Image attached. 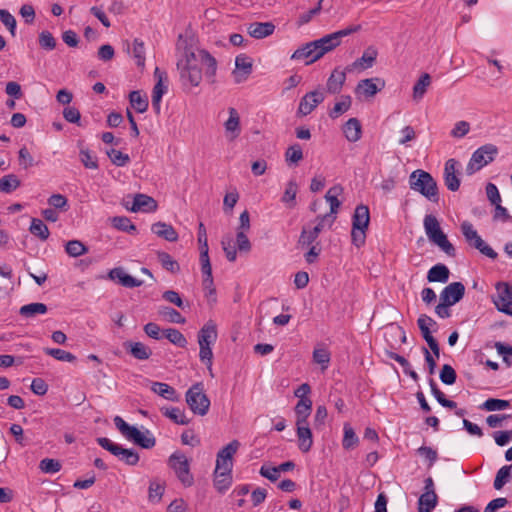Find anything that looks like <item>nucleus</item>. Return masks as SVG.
Masks as SVG:
<instances>
[{
  "instance_id": "1",
  "label": "nucleus",
  "mask_w": 512,
  "mask_h": 512,
  "mask_svg": "<svg viewBox=\"0 0 512 512\" xmlns=\"http://www.w3.org/2000/svg\"><path fill=\"white\" fill-rule=\"evenodd\" d=\"M180 79L184 86L197 87L202 81V70L205 76L213 82L217 71L216 59L203 49H186L184 58L177 63Z\"/></svg>"
},
{
  "instance_id": "2",
  "label": "nucleus",
  "mask_w": 512,
  "mask_h": 512,
  "mask_svg": "<svg viewBox=\"0 0 512 512\" xmlns=\"http://www.w3.org/2000/svg\"><path fill=\"white\" fill-rule=\"evenodd\" d=\"M361 30V25H351L345 29L330 33L320 39L306 43L302 47L294 51L291 56L293 60H306L305 64L309 65L326 53L334 50L341 44V39Z\"/></svg>"
},
{
  "instance_id": "3",
  "label": "nucleus",
  "mask_w": 512,
  "mask_h": 512,
  "mask_svg": "<svg viewBox=\"0 0 512 512\" xmlns=\"http://www.w3.org/2000/svg\"><path fill=\"white\" fill-rule=\"evenodd\" d=\"M409 185L431 202L439 201L438 186L430 173L420 169L413 171L409 176Z\"/></svg>"
},
{
  "instance_id": "4",
  "label": "nucleus",
  "mask_w": 512,
  "mask_h": 512,
  "mask_svg": "<svg viewBox=\"0 0 512 512\" xmlns=\"http://www.w3.org/2000/svg\"><path fill=\"white\" fill-rule=\"evenodd\" d=\"M424 228L428 239L437 245L448 256L455 255V248L449 242L447 235L442 231L438 220L433 215H426L424 218Z\"/></svg>"
},
{
  "instance_id": "5",
  "label": "nucleus",
  "mask_w": 512,
  "mask_h": 512,
  "mask_svg": "<svg viewBox=\"0 0 512 512\" xmlns=\"http://www.w3.org/2000/svg\"><path fill=\"white\" fill-rule=\"evenodd\" d=\"M498 154V148L493 144H485L479 147L471 156L467 166L466 173L473 175L489 163H491Z\"/></svg>"
},
{
  "instance_id": "6",
  "label": "nucleus",
  "mask_w": 512,
  "mask_h": 512,
  "mask_svg": "<svg viewBox=\"0 0 512 512\" xmlns=\"http://www.w3.org/2000/svg\"><path fill=\"white\" fill-rule=\"evenodd\" d=\"M186 402L194 414L204 416L208 413L210 400L204 393L201 382L194 384L186 392Z\"/></svg>"
},
{
  "instance_id": "7",
  "label": "nucleus",
  "mask_w": 512,
  "mask_h": 512,
  "mask_svg": "<svg viewBox=\"0 0 512 512\" xmlns=\"http://www.w3.org/2000/svg\"><path fill=\"white\" fill-rule=\"evenodd\" d=\"M96 441L103 449L109 451L127 465L135 466L139 462V455L133 449L123 448L106 437H98Z\"/></svg>"
},
{
  "instance_id": "8",
  "label": "nucleus",
  "mask_w": 512,
  "mask_h": 512,
  "mask_svg": "<svg viewBox=\"0 0 512 512\" xmlns=\"http://www.w3.org/2000/svg\"><path fill=\"white\" fill-rule=\"evenodd\" d=\"M168 463L184 486L189 487L193 484L194 478L190 473L189 461L183 453L174 452Z\"/></svg>"
},
{
  "instance_id": "9",
  "label": "nucleus",
  "mask_w": 512,
  "mask_h": 512,
  "mask_svg": "<svg viewBox=\"0 0 512 512\" xmlns=\"http://www.w3.org/2000/svg\"><path fill=\"white\" fill-rule=\"evenodd\" d=\"M336 219V216H331V214H325L317 217V224L312 229L303 228L299 237V245L301 246H309L311 245L325 228L328 226L329 228L332 226Z\"/></svg>"
},
{
  "instance_id": "10",
  "label": "nucleus",
  "mask_w": 512,
  "mask_h": 512,
  "mask_svg": "<svg viewBox=\"0 0 512 512\" xmlns=\"http://www.w3.org/2000/svg\"><path fill=\"white\" fill-rule=\"evenodd\" d=\"M239 447L240 442L238 440H232L229 444L223 447L217 453L216 467L214 472L232 473L233 456L236 454Z\"/></svg>"
},
{
  "instance_id": "11",
  "label": "nucleus",
  "mask_w": 512,
  "mask_h": 512,
  "mask_svg": "<svg viewBox=\"0 0 512 512\" xmlns=\"http://www.w3.org/2000/svg\"><path fill=\"white\" fill-rule=\"evenodd\" d=\"M324 99L323 91L314 90L306 93L300 100L297 113L301 116L309 115Z\"/></svg>"
},
{
  "instance_id": "12",
  "label": "nucleus",
  "mask_w": 512,
  "mask_h": 512,
  "mask_svg": "<svg viewBox=\"0 0 512 512\" xmlns=\"http://www.w3.org/2000/svg\"><path fill=\"white\" fill-rule=\"evenodd\" d=\"M385 87V81L381 78H368L360 80L356 86V94L364 95L365 97H373Z\"/></svg>"
},
{
  "instance_id": "13",
  "label": "nucleus",
  "mask_w": 512,
  "mask_h": 512,
  "mask_svg": "<svg viewBox=\"0 0 512 512\" xmlns=\"http://www.w3.org/2000/svg\"><path fill=\"white\" fill-rule=\"evenodd\" d=\"M465 294V286L461 282H452L440 293V301L451 306L459 302Z\"/></svg>"
},
{
  "instance_id": "14",
  "label": "nucleus",
  "mask_w": 512,
  "mask_h": 512,
  "mask_svg": "<svg viewBox=\"0 0 512 512\" xmlns=\"http://www.w3.org/2000/svg\"><path fill=\"white\" fill-rule=\"evenodd\" d=\"M252 72V60L249 56L245 54H240L235 59V70L233 71V75L235 77V81L240 83L248 77Z\"/></svg>"
},
{
  "instance_id": "15",
  "label": "nucleus",
  "mask_w": 512,
  "mask_h": 512,
  "mask_svg": "<svg viewBox=\"0 0 512 512\" xmlns=\"http://www.w3.org/2000/svg\"><path fill=\"white\" fill-rule=\"evenodd\" d=\"M378 52L374 47L367 48L363 55L355 60L351 65L346 67L348 72L353 70H364L372 67L377 58Z\"/></svg>"
},
{
  "instance_id": "16",
  "label": "nucleus",
  "mask_w": 512,
  "mask_h": 512,
  "mask_svg": "<svg viewBox=\"0 0 512 512\" xmlns=\"http://www.w3.org/2000/svg\"><path fill=\"white\" fill-rule=\"evenodd\" d=\"M132 212H154L157 209V202L151 196L146 194H135L132 206L129 208Z\"/></svg>"
},
{
  "instance_id": "17",
  "label": "nucleus",
  "mask_w": 512,
  "mask_h": 512,
  "mask_svg": "<svg viewBox=\"0 0 512 512\" xmlns=\"http://www.w3.org/2000/svg\"><path fill=\"white\" fill-rule=\"evenodd\" d=\"M229 118L224 123L226 136L229 140H235L241 133L240 116L233 107L228 109Z\"/></svg>"
},
{
  "instance_id": "18",
  "label": "nucleus",
  "mask_w": 512,
  "mask_h": 512,
  "mask_svg": "<svg viewBox=\"0 0 512 512\" xmlns=\"http://www.w3.org/2000/svg\"><path fill=\"white\" fill-rule=\"evenodd\" d=\"M458 162L455 159H449L445 163L444 181L450 191H457L460 187V179L456 175V167Z\"/></svg>"
},
{
  "instance_id": "19",
  "label": "nucleus",
  "mask_w": 512,
  "mask_h": 512,
  "mask_svg": "<svg viewBox=\"0 0 512 512\" xmlns=\"http://www.w3.org/2000/svg\"><path fill=\"white\" fill-rule=\"evenodd\" d=\"M108 276L111 280L118 281L122 286L127 288L140 287L143 284L142 280H138L125 273L124 269L121 267L112 269Z\"/></svg>"
},
{
  "instance_id": "20",
  "label": "nucleus",
  "mask_w": 512,
  "mask_h": 512,
  "mask_svg": "<svg viewBox=\"0 0 512 512\" xmlns=\"http://www.w3.org/2000/svg\"><path fill=\"white\" fill-rule=\"evenodd\" d=\"M275 25L272 22H253L248 25V34L255 39H263L272 35Z\"/></svg>"
},
{
  "instance_id": "21",
  "label": "nucleus",
  "mask_w": 512,
  "mask_h": 512,
  "mask_svg": "<svg viewBox=\"0 0 512 512\" xmlns=\"http://www.w3.org/2000/svg\"><path fill=\"white\" fill-rule=\"evenodd\" d=\"M217 328L214 322L208 321L204 326L200 329L198 333V344L199 346L211 347L213 343H215L217 339Z\"/></svg>"
},
{
  "instance_id": "22",
  "label": "nucleus",
  "mask_w": 512,
  "mask_h": 512,
  "mask_svg": "<svg viewBox=\"0 0 512 512\" xmlns=\"http://www.w3.org/2000/svg\"><path fill=\"white\" fill-rule=\"evenodd\" d=\"M128 440L133 441L135 444L145 449L153 448L156 444V439L153 437L149 430H146L143 433L139 431L137 428L132 430V433L129 435Z\"/></svg>"
},
{
  "instance_id": "23",
  "label": "nucleus",
  "mask_w": 512,
  "mask_h": 512,
  "mask_svg": "<svg viewBox=\"0 0 512 512\" xmlns=\"http://www.w3.org/2000/svg\"><path fill=\"white\" fill-rule=\"evenodd\" d=\"M369 223L370 212L368 206L364 204L356 206L352 218V227L356 229H368Z\"/></svg>"
},
{
  "instance_id": "24",
  "label": "nucleus",
  "mask_w": 512,
  "mask_h": 512,
  "mask_svg": "<svg viewBox=\"0 0 512 512\" xmlns=\"http://www.w3.org/2000/svg\"><path fill=\"white\" fill-rule=\"evenodd\" d=\"M346 72L345 70L335 69L329 76L326 84L327 91L331 94H337L341 91L345 80H346Z\"/></svg>"
},
{
  "instance_id": "25",
  "label": "nucleus",
  "mask_w": 512,
  "mask_h": 512,
  "mask_svg": "<svg viewBox=\"0 0 512 512\" xmlns=\"http://www.w3.org/2000/svg\"><path fill=\"white\" fill-rule=\"evenodd\" d=\"M151 230L158 237H161L169 242H175L178 240V234L176 230L169 224L164 222L154 223Z\"/></svg>"
},
{
  "instance_id": "26",
  "label": "nucleus",
  "mask_w": 512,
  "mask_h": 512,
  "mask_svg": "<svg viewBox=\"0 0 512 512\" xmlns=\"http://www.w3.org/2000/svg\"><path fill=\"white\" fill-rule=\"evenodd\" d=\"M343 133L349 142H356L361 138L362 127L357 118H350L343 126Z\"/></svg>"
},
{
  "instance_id": "27",
  "label": "nucleus",
  "mask_w": 512,
  "mask_h": 512,
  "mask_svg": "<svg viewBox=\"0 0 512 512\" xmlns=\"http://www.w3.org/2000/svg\"><path fill=\"white\" fill-rule=\"evenodd\" d=\"M343 190V187L337 184L332 186L325 195V199L330 205V212L328 214H331V216H335L341 206L338 196L343 193Z\"/></svg>"
},
{
  "instance_id": "28",
  "label": "nucleus",
  "mask_w": 512,
  "mask_h": 512,
  "mask_svg": "<svg viewBox=\"0 0 512 512\" xmlns=\"http://www.w3.org/2000/svg\"><path fill=\"white\" fill-rule=\"evenodd\" d=\"M450 271L444 264H436L430 268L427 273V280L429 282L446 283L449 279Z\"/></svg>"
},
{
  "instance_id": "29",
  "label": "nucleus",
  "mask_w": 512,
  "mask_h": 512,
  "mask_svg": "<svg viewBox=\"0 0 512 512\" xmlns=\"http://www.w3.org/2000/svg\"><path fill=\"white\" fill-rule=\"evenodd\" d=\"M497 297L494 299L495 306L500 304H512V285L507 282H500L496 285Z\"/></svg>"
},
{
  "instance_id": "30",
  "label": "nucleus",
  "mask_w": 512,
  "mask_h": 512,
  "mask_svg": "<svg viewBox=\"0 0 512 512\" xmlns=\"http://www.w3.org/2000/svg\"><path fill=\"white\" fill-rule=\"evenodd\" d=\"M131 355L137 360H147L152 355L151 349L142 342H127Z\"/></svg>"
},
{
  "instance_id": "31",
  "label": "nucleus",
  "mask_w": 512,
  "mask_h": 512,
  "mask_svg": "<svg viewBox=\"0 0 512 512\" xmlns=\"http://www.w3.org/2000/svg\"><path fill=\"white\" fill-rule=\"evenodd\" d=\"M213 484L219 493H225L232 485V473L214 472Z\"/></svg>"
},
{
  "instance_id": "32",
  "label": "nucleus",
  "mask_w": 512,
  "mask_h": 512,
  "mask_svg": "<svg viewBox=\"0 0 512 512\" xmlns=\"http://www.w3.org/2000/svg\"><path fill=\"white\" fill-rule=\"evenodd\" d=\"M47 311L48 307L46 304L35 302L23 305L19 310V314L25 318H34L36 315L45 314Z\"/></svg>"
},
{
  "instance_id": "33",
  "label": "nucleus",
  "mask_w": 512,
  "mask_h": 512,
  "mask_svg": "<svg viewBox=\"0 0 512 512\" xmlns=\"http://www.w3.org/2000/svg\"><path fill=\"white\" fill-rule=\"evenodd\" d=\"M431 85V76L428 74V73H424L421 75V77L419 78V80L415 83L414 87H413V99L418 102L420 101L428 87Z\"/></svg>"
},
{
  "instance_id": "34",
  "label": "nucleus",
  "mask_w": 512,
  "mask_h": 512,
  "mask_svg": "<svg viewBox=\"0 0 512 512\" xmlns=\"http://www.w3.org/2000/svg\"><path fill=\"white\" fill-rule=\"evenodd\" d=\"M151 390L154 393L158 394L159 396H161L167 400H170V401L178 400L175 389L166 383L153 382L151 385Z\"/></svg>"
},
{
  "instance_id": "35",
  "label": "nucleus",
  "mask_w": 512,
  "mask_h": 512,
  "mask_svg": "<svg viewBox=\"0 0 512 512\" xmlns=\"http://www.w3.org/2000/svg\"><path fill=\"white\" fill-rule=\"evenodd\" d=\"M296 432L299 441V449L302 452H308L313 444L311 429L309 427H300V429H296Z\"/></svg>"
},
{
  "instance_id": "36",
  "label": "nucleus",
  "mask_w": 512,
  "mask_h": 512,
  "mask_svg": "<svg viewBox=\"0 0 512 512\" xmlns=\"http://www.w3.org/2000/svg\"><path fill=\"white\" fill-rule=\"evenodd\" d=\"M438 502L436 493H423L418 500L417 512H432Z\"/></svg>"
},
{
  "instance_id": "37",
  "label": "nucleus",
  "mask_w": 512,
  "mask_h": 512,
  "mask_svg": "<svg viewBox=\"0 0 512 512\" xmlns=\"http://www.w3.org/2000/svg\"><path fill=\"white\" fill-rule=\"evenodd\" d=\"M167 92V86L162 82V78L157 81L152 90V107L155 110L156 114L160 113L161 110V100L163 95Z\"/></svg>"
},
{
  "instance_id": "38",
  "label": "nucleus",
  "mask_w": 512,
  "mask_h": 512,
  "mask_svg": "<svg viewBox=\"0 0 512 512\" xmlns=\"http://www.w3.org/2000/svg\"><path fill=\"white\" fill-rule=\"evenodd\" d=\"M29 231L31 234H33L36 237H39L43 241L47 240L50 235L47 225L41 219L38 218L32 219Z\"/></svg>"
},
{
  "instance_id": "39",
  "label": "nucleus",
  "mask_w": 512,
  "mask_h": 512,
  "mask_svg": "<svg viewBox=\"0 0 512 512\" xmlns=\"http://www.w3.org/2000/svg\"><path fill=\"white\" fill-rule=\"evenodd\" d=\"M161 412L163 413L164 416L168 417L176 424L186 425L189 422L184 411L181 410L180 408H177V407L162 408Z\"/></svg>"
},
{
  "instance_id": "40",
  "label": "nucleus",
  "mask_w": 512,
  "mask_h": 512,
  "mask_svg": "<svg viewBox=\"0 0 512 512\" xmlns=\"http://www.w3.org/2000/svg\"><path fill=\"white\" fill-rule=\"evenodd\" d=\"M163 337L180 348H185L187 345L185 336L175 328H168L163 330Z\"/></svg>"
},
{
  "instance_id": "41",
  "label": "nucleus",
  "mask_w": 512,
  "mask_h": 512,
  "mask_svg": "<svg viewBox=\"0 0 512 512\" xmlns=\"http://www.w3.org/2000/svg\"><path fill=\"white\" fill-rule=\"evenodd\" d=\"M132 107L139 113H144L148 108V99L140 91H132L129 95Z\"/></svg>"
},
{
  "instance_id": "42",
  "label": "nucleus",
  "mask_w": 512,
  "mask_h": 512,
  "mask_svg": "<svg viewBox=\"0 0 512 512\" xmlns=\"http://www.w3.org/2000/svg\"><path fill=\"white\" fill-rule=\"evenodd\" d=\"M21 182L15 174H8L0 179V192L11 193L20 187Z\"/></svg>"
},
{
  "instance_id": "43",
  "label": "nucleus",
  "mask_w": 512,
  "mask_h": 512,
  "mask_svg": "<svg viewBox=\"0 0 512 512\" xmlns=\"http://www.w3.org/2000/svg\"><path fill=\"white\" fill-rule=\"evenodd\" d=\"M112 226L120 231H124L130 234L136 233V226L131 222L128 217L116 216L111 219Z\"/></svg>"
},
{
  "instance_id": "44",
  "label": "nucleus",
  "mask_w": 512,
  "mask_h": 512,
  "mask_svg": "<svg viewBox=\"0 0 512 512\" xmlns=\"http://www.w3.org/2000/svg\"><path fill=\"white\" fill-rule=\"evenodd\" d=\"M511 469L512 465H505L498 470L493 484L496 490L502 489L510 481L512 477Z\"/></svg>"
},
{
  "instance_id": "45",
  "label": "nucleus",
  "mask_w": 512,
  "mask_h": 512,
  "mask_svg": "<svg viewBox=\"0 0 512 512\" xmlns=\"http://www.w3.org/2000/svg\"><path fill=\"white\" fill-rule=\"evenodd\" d=\"M351 97L348 95H344L341 97V100L335 103L334 107L330 110L329 116L332 119L338 118L341 114L345 113L351 107Z\"/></svg>"
},
{
  "instance_id": "46",
  "label": "nucleus",
  "mask_w": 512,
  "mask_h": 512,
  "mask_svg": "<svg viewBox=\"0 0 512 512\" xmlns=\"http://www.w3.org/2000/svg\"><path fill=\"white\" fill-rule=\"evenodd\" d=\"M418 327L421 331V334L423 336V338L425 339V341L427 342L429 348L431 349V351L433 352V354L439 358L440 356V348H439V345L436 341V339L432 336L431 334V331H430V328L423 325V324H418Z\"/></svg>"
},
{
  "instance_id": "47",
  "label": "nucleus",
  "mask_w": 512,
  "mask_h": 512,
  "mask_svg": "<svg viewBox=\"0 0 512 512\" xmlns=\"http://www.w3.org/2000/svg\"><path fill=\"white\" fill-rule=\"evenodd\" d=\"M158 314L168 319L171 323L183 324L185 318L175 309L168 306H161L158 309Z\"/></svg>"
},
{
  "instance_id": "48",
  "label": "nucleus",
  "mask_w": 512,
  "mask_h": 512,
  "mask_svg": "<svg viewBox=\"0 0 512 512\" xmlns=\"http://www.w3.org/2000/svg\"><path fill=\"white\" fill-rule=\"evenodd\" d=\"M510 407L508 400L489 398L480 405V409L485 411H500Z\"/></svg>"
},
{
  "instance_id": "49",
  "label": "nucleus",
  "mask_w": 512,
  "mask_h": 512,
  "mask_svg": "<svg viewBox=\"0 0 512 512\" xmlns=\"http://www.w3.org/2000/svg\"><path fill=\"white\" fill-rule=\"evenodd\" d=\"M157 259L161 263L162 267L165 268L166 270H168L172 273L179 272V270H180L179 264L167 252H163V251L158 252Z\"/></svg>"
},
{
  "instance_id": "50",
  "label": "nucleus",
  "mask_w": 512,
  "mask_h": 512,
  "mask_svg": "<svg viewBox=\"0 0 512 512\" xmlns=\"http://www.w3.org/2000/svg\"><path fill=\"white\" fill-rule=\"evenodd\" d=\"M303 159V151L298 143L289 146L285 152V160L288 164H298Z\"/></svg>"
},
{
  "instance_id": "51",
  "label": "nucleus",
  "mask_w": 512,
  "mask_h": 512,
  "mask_svg": "<svg viewBox=\"0 0 512 512\" xmlns=\"http://www.w3.org/2000/svg\"><path fill=\"white\" fill-rule=\"evenodd\" d=\"M359 442V439L354 431V429L349 425H344V437L342 441V445L344 449H353Z\"/></svg>"
},
{
  "instance_id": "52",
  "label": "nucleus",
  "mask_w": 512,
  "mask_h": 512,
  "mask_svg": "<svg viewBox=\"0 0 512 512\" xmlns=\"http://www.w3.org/2000/svg\"><path fill=\"white\" fill-rule=\"evenodd\" d=\"M65 251L71 257H78L87 253L88 248L79 240H70L65 245Z\"/></svg>"
},
{
  "instance_id": "53",
  "label": "nucleus",
  "mask_w": 512,
  "mask_h": 512,
  "mask_svg": "<svg viewBox=\"0 0 512 512\" xmlns=\"http://www.w3.org/2000/svg\"><path fill=\"white\" fill-rule=\"evenodd\" d=\"M133 57L136 61V64L140 68H144L145 66V46L143 41L139 39H135L133 41L132 48Z\"/></svg>"
},
{
  "instance_id": "54",
  "label": "nucleus",
  "mask_w": 512,
  "mask_h": 512,
  "mask_svg": "<svg viewBox=\"0 0 512 512\" xmlns=\"http://www.w3.org/2000/svg\"><path fill=\"white\" fill-rule=\"evenodd\" d=\"M44 352L59 361L74 362L76 360L75 355L59 348H45Z\"/></svg>"
},
{
  "instance_id": "55",
  "label": "nucleus",
  "mask_w": 512,
  "mask_h": 512,
  "mask_svg": "<svg viewBox=\"0 0 512 512\" xmlns=\"http://www.w3.org/2000/svg\"><path fill=\"white\" fill-rule=\"evenodd\" d=\"M221 246L228 261L234 262L237 257V252L233 244V238L230 235L224 236L221 240Z\"/></svg>"
},
{
  "instance_id": "56",
  "label": "nucleus",
  "mask_w": 512,
  "mask_h": 512,
  "mask_svg": "<svg viewBox=\"0 0 512 512\" xmlns=\"http://www.w3.org/2000/svg\"><path fill=\"white\" fill-rule=\"evenodd\" d=\"M107 155L110 158L111 162L118 167H123L130 162V157L128 154H124L121 151L116 150L114 148L108 150Z\"/></svg>"
},
{
  "instance_id": "57",
  "label": "nucleus",
  "mask_w": 512,
  "mask_h": 512,
  "mask_svg": "<svg viewBox=\"0 0 512 512\" xmlns=\"http://www.w3.org/2000/svg\"><path fill=\"white\" fill-rule=\"evenodd\" d=\"M39 45L42 49L51 51L56 48V39L51 32L44 30L39 34Z\"/></svg>"
},
{
  "instance_id": "58",
  "label": "nucleus",
  "mask_w": 512,
  "mask_h": 512,
  "mask_svg": "<svg viewBox=\"0 0 512 512\" xmlns=\"http://www.w3.org/2000/svg\"><path fill=\"white\" fill-rule=\"evenodd\" d=\"M470 246H473L475 249L479 250L482 254L491 259L497 258V253L480 236H478Z\"/></svg>"
},
{
  "instance_id": "59",
  "label": "nucleus",
  "mask_w": 512,
  "mask_h": 512,
  "mask_svg": "<svg viewBox=\"0 0 512 512\" xmlns=\"http://www.w3.org/2000/svg\"><path fill=\"white\" fill-rule=\"evenodd\" d=\"M39 468L44 473L54 474L60 471L61 463L56 459L45 458L40 461Z\"/></svg>"
},
{
  "instance_id": "60",
  "label": "nucleus",
  "mask_w": 512,
  "mask_h": 512,
  "mask_svg": "<svg viewBox=\"0 0 512 512\" xmlns=\"http://www.w3.org/2000/svg\"><path fill=\"white\" fill-rule=\"evenodd\" d=\"M494 347L497 353L503 357L506 365L510 367L512 365V346L502 342H495Z\"/></svg>"
},
{
  "instance_id": "61",
  "label": "nucleus",
  "mask_w": 512,
  "mask_h": 512,
  "mask_svg": "<svg viewBox=\"0 0 512 512\" xmlns=\"http://www.w3.org/2000/svg\"><path fill=\"white\" fill-rule=\"evenodd\" d=\"M457 378L456 372L452 366L445 364L443 365L440 372V379L446 385H452L455 383Z\"/></svg>"
},
{
  "instance_id": "62",
  "label": "nucleus",
  "mask_w": 512,
  "mask_h": 512,
  "mask_svg": "<svg viewBox=\"0 0 512 512\" xmlns=\"http://www.w3.org/2000/svg\"><path fill=\"white\" fill-rule=\"evenodd\" d=\"M313 361L322 365V369H326L330 362V353L324 348H318L313 351Z\"/></svg>"
},
{
  "instance_id": "63",
  "label": "nucleus",
  "mask_w": 512,
  "mask_h": 512,
  "mask_svg": "<svg viewBox=\"0 0 512 512\" xmlns=\"http://www.w3.org/2000/svg\"><path fill=\"white\" fill-rule=\"evenodd\" d=\"M80 161L86 168H98L97 158L94 155H92V153L88 149L80 150Z\"/></svg>"
},
{
  "instance_id": "64",
  "label": "nucleus",
  "mask_w": 512,
  "mask_h": 512,
  "mask_svg": "<svg viewBox=\"0 0 512 512\" xmlns=\"http://www.w3.org/2000/svg\"><path fill=\"white\" fill-rule=\"evenodd\" d=\"M0 20L8 28L10 33L14 36L16 29V20L14 16L5 9H0Z\"/></svg>"
}]
</instances>
